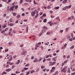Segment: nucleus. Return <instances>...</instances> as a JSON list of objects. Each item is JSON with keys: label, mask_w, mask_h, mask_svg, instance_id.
Here are the masks:
<instances>
[{"label": "nucleus", "mask_w": 75, "mask_h": 75, "mask_svg": "<svg viewBox=\"0 0 75 75\" xmlns=\"http://www.w3.org/2000/svg\"><path fill=\"white\" fill-rule=\"evenodd\" d=\"M21 16H25V13H22Z\"/></svg>", "instance_id": "54"}, {"label": "nucleus", "mask_w": 75, "mask_h": 75, "mask_svg": "<svg viewBox=\"0 0 75 75\" xmlns=\"http://www.w3.org/2000/svg\"><path fill=\"white\" fill-rule=\"evenodd\" d=\"M18 8V6L16 5L15 6V9H17Z\"/></svg>", "instance_id": "43"}, {"label": "nucleus", "mask_w": 75, "mask_h": 75, "mask_svg": "<svg viewBox=\"0 0 75 75\" xmlns=\"http://www.w3.org/2000/svg\"><path fill=\"white\" fill-rule=\"evenodd\" d=\"M38 14L37 13L36 15L35 16V18H37V17H38Z\"/></svg>", "instance_id": "17"}, {"label": "nucleus", "mask_w": 75, "mask_h": 75, "mask_svg": "<svg viewBox=\"0 0 75 75\" xmlns=\"http://www.w3.org/2000/svg\"><path fill=\"white\" fill-rule=\"evenodd\" d=\"M44 23H46L47 22V19H45L43 20Z\"/></svg>", "instance_id": "30"}, {"label": "nucleus", "mask_w": 75, "mask_h": 75, "mask_svg": "<svg viewBox=\"0 0 75 75\" xmlns=\"http://www.w3.org/2000/svg\"><path fill=\"white\" fill-rule=\"evenodd\" d=\"M20 17V15H17L16 16V18H19Z\"/></svg>", "instance_id": "31"}, {"label": "nucleus", "mask_w": 75, "mask_h": 75, "mask_svg": "<svg viewBox=\"0 0 75 75\" xmlns=\"http://www.w3.org/2000/svg\"><path fill=\"white\" fill-rule=\"evenodd\" d=\"M11 75H16V74H13V73H11Z\"/></svg>", "instance_id": "64"}, {"label": "nucleus", "mask_w": 75, "mask_h": 75, "mask_svg": "<svg viewBox=\"0 0 75 75\" xmlns=\"http://www.w3.org/2000/svg\"><path fill=\"white\" fill-rule=\"evenodd\" d=\"M71 6H72L71 5L69 6H68V8H71Z\"/></svg>", "instance_id": "33"}, {"label": "nucleus", "mask_w": 75, "mask_h": 75, "mask_svg": "<svg viewBox=\"0 0 75 75\" xmlns=\"http://www.w3.org/2000/svg\"><path fill=\"white\" fill-rule=\"evenodd\" d=\"M14 67H15V65L12 66L11 67L12 69H13V68H14Z\"/></svg>", "instance_id": "56"}, {"label": "nucleus", "mask_w": 75, "mask_h": 75, "mask_svg": "<svg viewBox=\"0 0 75 75\" xmlns=\"http://www.w3.org/2000/svg\"><path fill=\"white\" fill-rule=\"evenodd\" d=\"M51 8V7L50 6H48L47 7V8H48V9H50V8Z\"/></svg>", "instance_id": "46"}, {"label": "nucleus", "mask_w": 75, "mask_h": 75, "mask_svg": "<svg viewBox=\"0 0 75 75\" xmlns=\"http://www.w3.org/2000/svg\"><path fill=\"white\" fill-rule=\"evenodd\" d=\"M13 31V30L12 29V28H10V29L9 30V32H11Z\"/></svg>", "instance_id": "29"}, {"label": "nucleus", "mask_w": 75, "mask_h": 75, "mask_svg": "<svg viewBox=\"0 0 75 75\" xmlns=\"http://www.w3.org/2000/svg\"><path fill=\"white\" fill-rule=\"evenodd\" d=\"M25 6H27V5H28V3H25L24 4Z\"/></svg>", "instance_id": "44"}, {"label": "nucleus", "mask_w": 75, "mask_h": 75, "mask_svg": "<svg viewBox=\"0 0 75 75\" xmlns=\"http://www.w3.org/2000/svg\"><path fill=\"white\" fill-rule=\"evenodd\" d=\"M14 25V24L13 23H10L9 24V25L11 26H13V25Z\"/></svg>", "instance_id": "21"}, {"label": "nucleus", "mask_w": 75, "mask_h": 75, "mask_svg": "<svg viewBox=\"0 0 75 75\" xmlns=\"http://www.w3.org/2000/svg\"><path fill=\"white\" fill-rule=\"evenodd\" d=\"M67 0H64L63 1V3H67Z\"/></svg>", "instance_id": "20"}, {"label": "nucleus", "mask_w": 75, "mask_h": 75, "mask_svg": "<svg viewBox=\"0 0 75 75\" xmlns=\"http://www.w3.org/2000/svg\"><path fill=\"white\" fill-rule=\"evenodd\" d=\"M23 0H21L20 2V4H21V3H23Z\"/></svg>", "instance_id": "45"}, {"label": "nucleus", "mask_w": 75, "mask_h": 75, "mask_svg": "<svg viewBox=\"0 0 75 75\" xmlns=\"http://www.w3.org/2000/svg\"><path fill=\"white\" fill-rule=\"evenodd\" d=\"M67 43H65L64 45V47H67Z\"/></svg>", "instance_id": "50"}, {"label": "nucleus", "mask_w": 75, "mask_h": 75, "mask_svg": "<svg viewBox=\"0 0 75 75\" xmlns=\"http://www.w3.org/2000/svg\"><path fill=\"white\" fill-rule=\"evenodd\" d=\"M67 39L69 40L70 41H72V38H71L70 36H69L67 38Z\"/></svg>", "instance_id": "3"}, {"label": "nucleus", "mask_w": 75, "mask_h": 75, "mask_svg": "<svg viewBox=\"0 0 75 75\" xmlns=\"http://www.w3.org/2000/svg\"><path fill=\"white\" fill-rule=\"evenodd\" d=\"M71 75H75V72L71 74Z\"/></svg>", "instance_id": "55"}, {"label": "nucleus", "mask_w": 75, "mask_h": 75, "mask_svg": "<svg viewBox=\"0 0 75 75\" xmlns=\"http://www.w3.org/2000/svg\"><path fill=\"white\" fill-rule=\"evenodd\" d=\"M11 71V69L10 68L6 70V71L7 72H9V71Z\"/></svg>", "instance_id": "7"}, {"label": "nucleus", "mask_w": 75, "mask_h": 75, "mask_svg": "<svg viewBox=\"0 0 75 75\" xmlns=\"http://www.w3.org/2000/svg\"><path fill=\"white\" fill-rule=\"evenodd\" d=\"M17 57V56L16 55H15L13 57V58H16Z\"/></svg>", "instance_id": "52"}, {"label": "nucleus", "mask_w": 75, "mask_h": 75, "mask_svg": "<svg viewBox=\"0 0 75 75\" xmlns=\"http://www.w3.org/2000/svg\"><path fill=\"white\" fill-rule=\"evenodd\" d=\"M67 8H68V6H66L65 7H64L63 8V10H65L66 9H67Z\"/></svg>", "instance_id": "10"}, {"label": "nucleus", "mask_w": 75, "mask_h": 75, "mask_svg": "<svg viewBox=\"0 0 75 75\" xmlns=\"http://www.w3.org/2000/svg\"><path fill=\"white\" fill-rule=\"evenodd\" d=\"M9 8H10V6H8L7 7V10L8 11V10H9Z\"/></svg>", "instance_id": "42"}, {"label": "nucleus", "mask_w": 75, "mask_h": 75, "mask_svg": "<svg viewBox=\"0 0 75 75\" xmlns=\"http://www.w3.org/2000/svg\"><path fill=\"white\" fill-rule=\"evenodd\" d=\"M39 68L37 69L36 70L37 72H39Z\"/></svg>", "instance_id": "61"}, {"label": "nucleus", "mask_w": 75, "mask_h": 75, "mask_svg": "<svg viewBox=\"0 0 75 75\" xmlns=\"http://www.w3.org/2000/svg\"><path fill=\"white\" fill-rule=\"evenodd\" d=\"M8 63H9V64L11 65H13V64H14V63H11L10 62H7V64L8 65Z\"/></svg>", "instance_id": "5"}, {"label": "nucleus", "mask_w": 75, "mask_h": 75, "mask_svg": "<svg viewBox=\"0 0 75 75\" xmlns=\"http://www.w3.org/2000/svg\"><path fill=\"white\" fill-rule=\"evenodd\" d=\"M8 51V49L5 50V52H7V51Z\"/></svg>", "instance_id": "62"}, {"label": "nucleus", "mask_w": 75, "mask_h": 75, "mask_svg": "<svg viewBox=\"0 0 75 75\" xmlns=\"http://www.w3.org/2000/svg\"><path fill=\"white\" fill-rule=\"evenodd\" d=\"M26 25H22V27H26Z\"/></svg>", "instance_id": "58"}, {"label": "nucleus", "mask_w": 75, "mask_h": 75, "mask_svg": "<svg viewBox=\"0 0 75 75\" xmlns=\"http://www.w3.org/2000/svg\"><path fill=\"white\" fill-rule=\"evenodd\" d=\"M30 71H28L27 72V74H26V75H28V74H30Z\"/></svg>", "instance_id": "19"}, {"label": "nucleus", "mask_w": 75, "mask_h": 75, "mask_svg": "<svg viewBox=\"0 0 75 75\" xmlns=\"http://www.w3.org/2000/svg\"><path fill=\"white\" fill-rule=\"evenodd\" d=\"M8 10H9L10 11H13V9L12 8V7H10V8H9L8 11Z\"/></svg>", "instance_id": "6"}, {"label": "nucleus", "mask_w": 75, "mask_h": 75, "mask_svg": "<svg viewBox=\"0 0 75 75\" xmlns=\"http://www.w3.org/2000/svg\"><path fill=\"white\" fill-rule=\"evenodd\" d=\"M7 30H8V28H6L4 30V31L5 32L7 31Z\"/></svg>", "instance_id": "49"}, {"label": "nucleus", "mask_w": 75, "mask_h": 75, "mask_svg": "<svg viewBox=\"0 0 75 75\" xmlns=\"http://www.w3.org/2000/svg\"><path fill=\"white\" fill-rule=\"evenodd\" d=\"M61 72H64V73H65L66 72H67V70L66 69H64V68L63 69L61 70Z\"/></svg>", "instance_id": "4"}, {"label": "nucleus", "mask_w": 75, "mask_h": 75, "mask_svg": "<svg viewBox=\"0 0 75 75\" xmlns=\"http://www.w3.org/2000/svg\"><path fill=\"white\" fill-rule=\"evenodd\" d=\"M56 62H52V64L51 65L52 66V65H54L55 64Z\"/></svg>", "instance_id": "28"}, {"label": "nucleus", "mask_w": 75, "mask_h": 75, "mask_svg": "<svg viewBox=\"0 0 75 75\" xmlns=\"http://www.w3.org/2000/svg\"><path fill=\"white\" fill-rule=\"evenodd\" d=\"M46 70H47L46 68H45L42 69V71H43L44 72H45Z\"/></svg>", "instance_id": "35"}, {"label": "nucleus", "mask_w": 75, "mask_h": 75, "mask_svg": "<svg viewBox=\"0 0 75 75\" xmlns=\"http://www.w3.org/2000/svg\"><path fill=\"white\" fill-rule=\"evenodd\" d=\"M65 64V63L64 62H63L62 64V67H63L64 65V64Z\"/></svg>", "instance_id": "41"}, {"label": "nucleus", "mask_w": 75, "mask_h": 75, "mask_svg": "<svg viewBox=\"0 0 75 75\" xmlns=\"http://www.w3.org/2000/svg\"><path fill=\"white\" fill-rule=\"evenodd\" d=\"M52 60L53 61H56V60L55 59V57H53L52 58Z\"/></svg>", "instance_id": "57"}, {"label": "nucleus", "mask_w": 75, "mask_h": 75, "mask_svg": "<svg viewBox=\"0 0 75 75\" xmlns=\"http://www.w3.org/2000/svg\"><path fill=\"white\" fill-rule=\"evenodd\" d=\"M67 68H68V66H66L64 68V69H66V70H67Z\"/></svg>", "instance_id": "37"}, {"label": "nucleus", "mask_w": 75, "mask_h": 75, "mask_svg": "<svg viewBox=\"0 0 75 75\" xmlns=\"http://www.w3.org/2000/svg\"><path fill=\"white\" fill-rule=\"evenodd\" d=\"M29 66V65L28 64V63L26 65H25V67H28Z\"/></svg>", "instance_id": "60"}, {"label": "nucleus", "mask_w": 75, "mask_h": 75, "mask_svg": "<svg viewBox=\"0 0 75 75\" xmlns=\"http://www.w3.org/2000/svg\"><path fill=\"white\" fill-rule=\"evenodd\" d=\"M59 8V6L55 7L54 8V9H56V10H58Z\"/></svg>", "instance_id": "12"}, {"label": "nucleus", "mask_w": 75, "mask_h": 75, "mask_svg": "<svg viewBox=\"0 0 75 75\" xmlns=\"http://www.w3.org/2000/svg\"><path fill=\"white\" fill-rule=\"evenodd\" d=\"M28 69V68L24 67V70H27Z\"/></svg>", "instance_id": "25"}, {"label": "nucleus", "mask_w": 75, "mask_h": 75, "mask_svg": "<svg viewBox=\"0 0 75 75\" xmlns=\"http://www.w3.org/2000/svg\"><path fill=\"white\" fill-rule=\"evenodd\" d=\"M20 62V60H18L17 62H16V65H18V64H19V63Z\"/></svg>", "instance_id": "9"}, {"label": "nucleus", "mask_w": 75, "mask_h": 75, "mask_svg": "<svg viewBox=\"0 0 75 75\" xmlns=\"http://www.w3.org/2000/svg\"><path fill=\"white\" fill-rule=\"evenodd\" d=\"M13 19L12 18H11L10 19H9V21L10 22H13Z\"/></svg>", "instance_id": "26"}, {"label": "nucleus", "mask_w": 75, "mask_h": 75, "mask_svg": "<svg viewBox=\"0 0 75 75\" xmlns=\"http://www.w3.org/2000/svg\"><path fill=\"white\" fill-rule=\"evenodd\" d=\"M58 71H57L55 73V74H54V75H58Z\"/></svg>", "instance_id": "27"}, {"label": "nucleus", "mask_w": 75, "mask_h": 75, "mask_svg": "<svg viewBox=\"0 0 75 75\" xmlns=\"http://www.w3.org/2000/svg\"><path fill=\"white\" fill-rule=\"evenodd\" d=\"M42 33H44L46 32V31H47V28L46 27V26H44L42 27Z\"/></svg>", "instance_id": "2"}, {"label": "nucleus", "mask_w": 75, "mask_h": 75, "mask_svg": "<svg viewBox=\"0 0 75 75\" xmlns=\"http://www.w3.org/2000/svg\"><path fill=\"white\" fill-rule=\"evenodd\" d=\"M47 61H51V58H49L47 59Z\"/></svg>", "instance_id": "51"}, {"label": "nucleus", "mask_w": 75, "mask_h": 75, "mask_svg": "<svg viewBox=\"0 0 75 75\" xmlns=\"http://www.w3.org/2000/svg\"><path fill=\"white\" fill-rule=\"evenodd\" d=\"M38 13V12L37 11V10H35L34 11H32L31 13V15L32 17H34V16H35V13Z\"/></svg>", "instance_id": "1"}, {"label": "nucleus", "mask_w": 75, "mask_h": 75, "mask_svg": "<svg viewBox=\"0 0 75 75\" xmlns=\"http://www.w3.org/2000/svg\"><path fill=\"white\" fill-rule=\"evenodd\" d=\"M74 45H73L72 46H71L70 48V50L74 49Z\"/></svg>", "instance_id": "18"}, {"label": "nucleus", "mask_w": 75, "mask_h": 75, "mask_svg": "<svg viewBox=\"0 0 75 75\" xmlns=\"http://www.w3.org/2000/svg\"><path fill=\"white\" fill-rule=\"evenodd\" d=\"M7 27V25H6V24L4 25V26H3L2 27H3V28H6Z\"/></svg>", "instance_id": "40"}, {"label": "nucleus", "mask_w": 75, "mask_h": 75, "mask_svg": "<svg viewBox=\"0 0 75 75\" xmlns=\"http://www.w3.org/2000/svg\"><path fill=\"white\" fill-rule=\"evenodd\" d=\"M27 52L26 51H23L21 53L22 55H24L25 54H26Z\"/></svg>", "instance_id": "8"}, {"label": "nucleus", "mask_w": 75, "mask_h": 75, "mask_svg": "<svg viewBox=\"0 0 75 75\" xmlns=\"http://www.w3.org/2000/svg\"><path fill=\"white\" fill-rule=\"evenodd\" d=\"M38 61V59H37L35 58V60L33 61V62H35V63L36 62H37Z\"/></svg>", "instance_id": "13"}, {"label": "nucleus", "mask_w": 75, "mask_h": 75, "mask_svg": "<svg viewBox=\"0 0 75 75\" xmlns=\"http://www.w3.org/2000/svg\"><path fill=\"white\" fill-rule=\"evenodd\" d=\"M8 35H10V36H13V34H11V32H9L8 33Z\"/></svg>", "instance_id": "14"}, {"label": "nucleus", "mask_w": 75, "mask_h": 75, "mask_svg": "<svg viewBox=\"0 0 75 75\" xmlns=\"http://www.w3.org/2000/svg\"><path fill=\"white\" fill-rule=\"evenodd\" d=\"M50 34V32H47V35H49V34Z\"/></svg>", "instance_id": "59"}, {"label": "nucleus", "mask_w": 75, "mask_h": 75, "mask_svg": "<svg viewBox=\"0 0 75 75\" xmlns=\"http://www.w3.org/2000/svg\"><path fill=\"white\" fill-rule=\"evenodd\" d=\"M51 55H47L46 57V58H48Z\"/></svg>", "instance_id": "38"}, {"label": "nucleus", "mask_w": 75, "mask_h": 75, "mask_svg": "<svg viewBox=\"0 0 75 75\" xmlns=\"http://www.w3.org/2000/svg\"><path fill=\"white\" fill-rule=\"evenodd\" d=\"M36 47H40V45H38L36 44L35 45Z\"/></svg>", "instance_id": "36"}, {"label": "nucleus", "mask_w": 75, "mask_h": 75, "mask_svg": "<svg viewBox=\"0 0 75 75\" xmlns=\"http://www.w3.org/2000/svg\"><path fill=\"white\" fill-rule=\"evenodd\" d=\"M12 59H13L12 57H11L10 58L8 59V61L9 62H10V61H12Z\"/></svg>", "instance_id": "11"}, {"label": "nucleus", "mask_w": 75, "mask_h": 75, "mask_svg": "<svg viewBox=\"0 0 75 75\" xmlns=\"http://www.w3.org/2000/svg\"><path fill=\"white\" fill-rule=\"evenodd\" d=\"M42 57H40L39 59V60L38 61L39 62L41 61L42 60Z\"/></svg>", "instance_id": "32"}, {"label": "nucleus", "mask_w": 75, "mask_h": 75, "mask_svg": "<svg viewBox=\"0 0 75 75\" xmlns=\"http://www.w3.org/2000/svg\"><path fill=\"white\" fill-rule=\"evenodd\" d=\"M36 44H37V45H41V42H39L38 43Z\"/></svg>", "instance_id": "23"}, {"label": "nucleus", "mask_w": 75, "mask_h": 75, "mask_svg": "<svg viewBox=\"0 0 75 75\" xmlns=\"http://www.w3.org/2000/svg\"><path fill=\"white\" fill-rule=\"evenodd\" d=\"M68 61V59L67 60H66L65 61H64V64H67V61Z\"/></svg>", "instance_id": "34"}, {"label": "nucleus", "mask_w": 75, "mask_h": 75, "mask_svg": "<svg viewBox=\"0 0 75 75\" xmlns=\"http://www.w3.org/2000/svg\"><path fill=\"white\" fill-rule=\"evenodd\" d=\"M35 72V71H34L33 70H32L30 72V74H33V73H34Z\"/></svg>", "instance_id": "22"}, {"label": "nucleus", "mask_w": 75, "mask_h": 75, "mask_svg": "<svg viewBox=\"0 0 75 75\" xmlns=\"http://www.w3.org/2000/svg\"><path fill=\"white\" fill-rule=\"evenodd\" d=\"M67 72H69V73H70L71 72V71H70V68H69V67L68 68V71Z\"/></svg>", "instance_id": "16"}, {"label": "nucleus", "mask_w": 75, "mask_h": 75, "mask_svg": "<svg viewBox=\"0 0 75 75\" xmlns=\"http://www.w3.org/2000/svg\"><path fill=\"white\" fill-rule=\"evenodd\" d=\"M41 68H42V69H43V68H45V66H42L41 67Z\"/></svg>", "instance_id": "48"}, {"label": "nucleus", "mask_w": 75, "mask_h": 75, "mask_svg": "<svg viewBox=\"0 0 75 75\" xmlns=\"http://www.w3.org/2000/svg\"><path fill=\"white\" fill-rule=\"evenodd\" d=\"M46 16V15L45 14H43L42 15V17H45Z\"/></svg>", "instance_id": "53"}, {"label": "nucleus", "mask_w": 75, "mask_h": 75, "mask_svg": "<svg viewBox=\"0 0 75 75\" xmlns=\"http://www.w3.org/2000/svg\"><path fill=\"white\" fill-rule=\"evenodd\" d=\"M16 15H17V14L15 13H13V16H16Z\"/></svg>", "instance_id": "24"}, {"label": "nucleus", "mask_w": 75, "mask_h": 75, "mask_svg": "<svg viewBox=\"0 0 75 75\" xmlns=\"http://www.w3.org/2000/svg\"><path fill=\"white\" fill-rule=\"evenodd\" d=\"M34 59V56H33L31 57V59Z\"/></svg>", "instance_id": "39"}, {"label": "nucleus", "mask_w": 75, "mask_h": 75, "mask_svg": "<svg viewBox=\"0 0 75 75\" xmlns=\"http://www.w3.org/2000/svg\"><path fill=\"white\" fill-rule=\"evenodd\" d=\"M5 32H6L5 31V30H2L1 32V33H2V34H3L4 33H5Z\"/></svg>", "instance_id": "47"}, {"label": "nucleus", "mask_w": 75, "mask_h": 75, "mask_svg": "<svg viewBox=\"0 0 75 75\" xmlns=\"http://www.w3.org/2000/svg\"><path fill=\"white\" fill-rule=\"evenodd\" d=\"M13 33L14 34H16V31L14 30H13Z\"/></svg>", "instance_id": "63"}, {"label": "nucleus", "mask_w": 75, "mask_h": 75, "mask_svg": "<svg viewBox=\"0 0 75 75\" xmlns=\"http://www.w3.org/2000/svg\"><path fill=\"white\" fill-rule=\"evenodd\" d=\"M4 74H5V75H6L7 74V73L6 72H5V71H4L2 73V75H4Z\"/></svg>", "instance_id": "15"}]
</instances>
